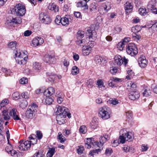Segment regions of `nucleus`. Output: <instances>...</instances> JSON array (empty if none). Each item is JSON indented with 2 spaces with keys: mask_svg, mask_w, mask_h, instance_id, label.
I'll list each match as a JSON object with an SVG mask.
<instances>
[{
  "mask_svg": "<svg viewBox=\"0 0 157 157\" xmlns=\"http://www.w3.org/2000/svg\"><path fill=\"white\" fill-rule=\"evenodd\" d=\"M29 140H27L23 143H21L19 146V148L21 150L24 151L27 150L31 146V144H34L37 142L36 136L34 134L31 135L29 138Z\"/></svg>",
  "mask_w": 157,
  "mask_h": 157,
  "instance_id": "1",
  "label": "nucleus"
},
{
  "mask_svg": "<svg viewBox=\"0 0 157 157\" xmlns=\"http://www.w3.org/2000/svg\"><path fill=\"white\" fill-rule=\"evenodd\" d=\"M15 55L16 62L18 64L21 65L26 63L28 57L25 52L17 50Z\"/></svg>",
  "mask_w": 157,
  "mask_h": 157,
  "instance_id": "2",
  "label": "nucleus"
},
{
  "mask_svg": "<svg viewBox=\"0 0 157 157\" xmlns=\"http://www.w3.org/2000/svg\"><path fill=\"white\" fill-rule=\"evenodd\" d=\"M109 108L103 106L99 109V116L103 120H106L110 117V114L109 112Z\"/></svg>",
  "mask_w": 157,
  "mask_h": 157,
  "instance_id": "3",
  "label": "nucleus"
},
{
  "mask_svg": "<svg viewBox=\"0 0 157 157\" xmlns=\"http://www.w3.org/2000/svg\"><path fill=\"white\" fill-rule=\"evenodd\" d=\"M114 64L116 66H121L122 64H124L126 66L128 62V60L125 57H122L119 55H116L114 58Z\"/></svg>",
  "mask_w": 157,
  "mask_h": 157,
  "instance_id": "4",
  "label": "nucleus"
},
{
  "mask_svg": "<svg viewBox=\"0 0 157 157\" xmlns=\"http://www.w3.org/2000/svg\"><path fill=\"white\" fill-rule=\"evenodd\" d=\"M126 51L127 53L131 56L136 55L138 52L137 48L134 43H130L127 45Z\"/></svg>",
  "mask_w": 157,
  "mask_h": 157,
  "instance_id": "5",
  "label": "nucleus"
},
{
  "mask_svg": "<svg viewBox=\"0 0 157 157\" xmlns=\"http://www.w3.org/2000/svg\"><path fill=\"white\" fill-rule=\"evenodd\" d=\"M125 131V130L124 133L122 134L119 137L120 143L122 144L124 143L125 140L130 141L132 139L131 132Z\"/></svg>",
  "mask_w": 157,
  "mask_h": 157,
  "instance_id": "6",
  "label": "nucleus"
},
{
  "mask_svg": "<svg viewBox=\"0 0 157 157\" xmlns=\"http://www.w3.org/2000/svg\"><path fill=\"white\" fill-rule=\"evenodd\" d=\"M37 107L36 105H33L30 108L26 111V117L28 118L32 119L35 116V113L36 112Z\"/></svg>",
  "mask_w": 157,
  "mask_h": 157,
  "instance_id": "7",
  "label": "nucleus"
},
{
  "mask_svg": "<svg viewBox=\"0 0 157 157\" xmlns=\"http://www.w3.org/2000/svg\"><path fill=\"white\" fill-rule=\"evenodd\" d=\"M39 18L42 22L46 24H50L51 22V19L47 13H41L40 14Z\"/></svg>",
  "mask_w": 157,
  "mask_h": 157,
  "instance_id": "8",
  "label": "nucleus"
},
{
  "mask_svg": "<svg viewBox=\"0 0 157 157\" xmlns=\"http://www.w3.org/2000/svg\"><path fill=\"white\" fill-rule=\"evenodd\" d=\"M9 114L10 117H11L15 121L21 120L19 117V113L16 109L13 108L11 109L9 112Z\"/></svg>",
  "mask_w": 157,
  "mask_h": 157,
  "instance_id": "9",
  "label": "nucleus"
},
{
  "mask_svg": "<svg viewBox=\"0 0 157 157\" xmlns=\"http://www.w3.org/2000/svg\"><path fill=\"white\" fill-rule=\"evenodd\" d=\"M44 42L43 38L37 37L33 40L31 45L33 47H36L42 44Z\"/></svg>",
  "mask_w": 157,
  "mask_h": 157,
  "instance_id": "10",
  "label": "nucleus"
},
{
  "mask_svg": "<svg viewBox=\"0 0 157 157\" xmlns=\"http://www.w3.org/2000/svg\"><path fill=\"white\" fill-rule=\"evenodd\" d=\"M72 20V17L70 15L66 16V17H63L61 18V24L63 26H67L71 22Z\"/></svg>",
  "mask_w": 157,
  "mask_h": 157,
  "instance_id": "11",
  "label": "nucleus"
},
{
  "mask_svg": "<svg viewBox=\"0 0 157 157\" xmlns=\"http://www.w3.org/2000/svg\"><path fill=\"white\" fill-rule=\"evenodd\" d=\"M63 114H60L59 115H57L56 117V121L57 123L59 125H61L65 123V114H67V113L64 112Z\"/></svg>",
  "mask_w": 157,
  "mask_h": 157,
  "instance_id": "12",
  "label": "nucleus"
},
{
  "mask_svg": "<svg viewBox=\"0 0 157 157\" xmlns=\"http://www.w3.org/2000/svg\"><path fill=\"white\" fill-rule=\"evenodd\" d=\"M140 96V94L137 91H133L130 92L128 94L129 98L132 100L138 99Z\"/></svg>",
  "mask_w": 157,
  "mask_h": 157,
  "instance_id": "13",
  "label": "nucleus"
},
{
  "mask_svg": "<svg viewBox=\"0 0 157 157\" xmlns=\"http://www.w3.org/2000/svg\"><path fill=\"white\" fill-rule=\"evenodd\" d=\"M108 136L105 135V136H101L99 142H94L95 145L99 147H101L103 145V144L108 139Z\"/></svg>",
  "mask_w": 157,
  "mask_h": 157,
  "instance_id": "14",
  "label": "nucleus"
},
{
  "mask_svg": "<svg viewBox=\"0 0 157 157\" xmlns=\"http://www.w3.org/2000/svg\"><path fill=\"white\" fill-rule=\"evenodd\" d=\"M94 45L92 44L91 45H89L88 46H83L82 49L83 54L85 56L89 55L92 51V48Z\"/></svg>",
  "mask_w": 157,
  "mask_h": 157,
  "instance_id": "15",
  "label": "nucleus"
},
{
  "mask_svg": "<svg viewBox=\"0 0 157 157\" xmlns=\"http://www.w3.org/2000/svg\"><path fill=\"white\" fill-rule=\"evenodd\" d=\"M138 62L140 67H146L147 61L144 56H141L138 59Z\"/></svg>",
  "mask_w": 157,
  "mask_h": 157,
  "instance_id": "16",
  "label": "nucleus"
},
{
  "mask_svg": "<svg viewBox=\"0 0 157 157\" xmlns=\"http://www.w3.org/2000/svg\"><path fill=\"white\" fill-rule=\"evenodd\" d=\"M94 60L97 64L103 65L107 62L106 60L102 57L98 56H96L94 58Z\"/></svg>",
  "mask_w": 157,
  "mask_h": 157,
  "instance_id": "17",
  "label": "nucleus"
},
{
  "mask_svg": "<svg viewBox=\"0 0 157 157\" xmlns=\"http://www.w3.org/2000/svg\"><path fill=\"white\" fill-rule=\"evenodd\" d=\"M90 0H82L80 2H78L76 6L78 7H83V9L87 10L88 6L87 4V2H88Z\"/></svg>",
  "mask_w": 157,
  "mask_h": 157,
  "instance_id": "18",
  "label": "nucleus"
},
{
  "mask_svg": "<svg viewBox=\"0 0 157 157\" xmlns=\"http://www.w3.org/2000/svg\"><path fill=\"white\" fill-rule=\"evenodd\" d=\"M55 92V89L53 87H51L48 88L44 91V94L47 96L49 97L54 94Z\"/></svg>",
  "mask_w": 157,
  "mask_h": 157,
  "instance_id": "19",
  "label": "nucleus"
},
{
  "mask_svg": "<svg viewBox=\"0 0 157 157\" xmlns=\"http://www.w3.org/2000/svg\"><path fill=\"white\" fill-rule=\"evenodd\" d=\"M44 59L45 62L49 64L52 63L55 60L54 57L48 55H45Z\"/></svg>",
  "mask_w": 157,
  "mask_h": 157,
  "instance_id": "20",
  "label": "nucleus"
},
{
  "mask_svg": "<svg viewBox=\"0 0 157 157\" xmlns=\"http://www.w3.org/2000/svg\"><path fill=\"white\" fill-rule=\"evenodd\" d=\"M57 110L56 111V113L57 115H59L60 114H63L64 112H66V110H68V109L64 107H62L58 106H56Z\"/></svg>",
  "mask_w": 157,
  "mask_h": 157,
  "instance_id": "21",
  "label": "nucleus"
},
{
  "mask_svg": "<svg viewBox=\"0 0 157 157\" xmlns=\"http://www.w3.org/2000/svg\"><path fill=\"white\" fill-rule=\"evenodd\" d=\"M86 34L89 36V39L92 38L93 40H95L97 36V34L95 30L92 31L89 30L86 33Z\"/></svg>",
  "mask_w": 157,
  "mask_h": 157,
  "instance_id": "22",
  "label": "nucleus"
},
{
  "mask_svg": "<svg viewBox=\"0 0 157 157\" xmlns=\"http://www.w3.org/2000/svg\"><path fill=\"white\" fill-rule=\"evenodd\" d=\"M156 3L155 1L152 0L150 1L147 6V9L148 10H157V8L156 7Z\"/></svg>",
  "mask_w": 157,
  "mask_h": 157,
  "instance_id": "23",
  "label": "nucleus"
},
{
  "mask_svg": "<svg viewBox=\"0 0 157 157\" xmlns=\"http://www.w3.org/2000/svg\"><path fill=\"white\" fill-rule=\"evenodd\" d=\"M98 124L97 119L95 117L93 118L91 122L90 123V127L94 129L97 127Z\"/></svg>",
  "mask_w": 157,
  "mask_h": 157,
  "instance_id": "24",
  "label": "nucleus"
},
{
  "mask_svg": "<svg viewBox=\"0 0 157 157\" xmlns=\"http://www.w3.org/2000/svg\"><path fill=\"white\" fill-rule=\"evenodd\" d=\"M25 5L22 3H17L14 6H13L12 10H25Z\"/></svg>",
  "mask_w": 157,
  "mask_h": 157,
  "instance_id": "25",
  "label": "nucleus"
},
{
  "mask_svg": "<svg viewBox=\"0 0 157 157\" xmlns=\"http://www.w3.org/2000/svg\"><path fill=\"white\" fill-rule=\"evenodd\" d=\"M41 69V65L39 63L35 62L33 64V70L36 72L39 71Z\"/></svg>",
  "mask_w": 157,
  "mask_h": 157,
  "instance_id": "26",
  "label": "nucleus"
},
{
  "mask_svg": "<svg viewBox=\"0 0 157 157\" xmlns=\"http://www.w3.org/2000/svg\"><path fill=\"white\" fill-rule=\"evenodd\" d=\"M10 13L14 14L16 16H22L24 15L26 10H10Z\"/></svg>",
  "mask_w": 157,
  "mask_h": 157,
  "instance_id": "27",
  "label": "nucleus"
},
{
  "mask_svg": "<svg viewBox=\"0 0 157 157\" xmlns=\"http://www.w3.org/2000/svg\"><path fill=\"white\" fill-rule=\"evenodd\" d=\"M136 87V85L135 84L132 83V82H128V84L127 89H129L130 92L133 91H136L135 89Z\"/></svg>",
  "mask_w": 157,
  "mask_h": 157,
  "instance_id": "28",
  "label": "nucleus"
},
{
  "mask_svg": "<svg viewBox=\"0 0 157 157\" xmlns=\"http://www.w3.org/2000/svg\"><path fill=\"white\" fill-rule=\"evenodd\" d=\"M2 118L6 121L10 120V115L8 114L7 110H4L2 112Z\"/></svg>",
  "mask_w": 157,
  "mask_h": 157,
  "instance_id": "29",
  "label": "nucleus"
},
{
  "mask_svg": "<svg viewBox=\"0 0 157 157\" xmlns=\"http://www.w3.org/2000/svg\"><path fill=\"white\" fill-rule=\"evenodd\" d=\"M97 85V87L100 90H104L105 89V87L103 85V81L101 79L98 80L96 83Z\"/></svg>",
  "mask_w": 157,
  "mask_h": 157,
  "instance_id": "30",
  "label": "nucleus"
},
{
  "mask_svg": "<svg viewBox=\"0 0 157 157\" xmlns=\"http://www.w3.org/2000/svg\"><path fill=\"white\" fill-rule=\"evenodd\" d=\"M11 22L14 25L20 24L22 22L21 19V17H17L15 18H13L11 20Z\"/></svg>",
  "mask_w": 157,
  "mask_h": 157,
  "instance_id": "31",
  "label": "nucleus"
},
{
  "mask_svg": "<svg viewBox=\"0 0 157 157\" xmlns=\"http://www.w3.org/2000/svg\"><path fill=\"white\" fill-rule=\"evenodd\" d=\"M46 74L49 76L48 79L51 82L53 81L57 76L56 74L51 72H48Z\"/></svg>",
  "mask_w": 157,
  "mask_h": 157,
  "instance_id": "32",
  "label": "nucleus"
},
{
  "mask_svg": "<svg viewBox=\"0 0 157 157\" xmlns=\"http://www.w3.org/2000/svg\"><path fill=\"white\" fill-rule=\"evenodd\" d=\"M54 147L50 148L46 155L47 157H52L56 151Z\"/></svg>",
  "mask_w": 157,
  "mask_h": 157,
  "instance_id": "33",
  "label": "nucleus"
},
{
  "mask_svg": "<svg viewBox=\"0 0 157 157\" xmlns=\"http://www.w3.org/2000/svg\"><path fill=\"white\" fill-rule=\"evenodd\" d=\"M127 74L128 75L126 77V78L128 80L130 79L134 75V73L133 71L129 69L127 70Z\"/></svg>",
  "mask_w": 157,
  "mask_h": 157,
  "instance_id": "34",
  "label": "nucleus"
},
{
  "mask_svg": "<svg viewBox=\"0 0 157 157\" xmlns=\"http://www.w3.org/2000/svg\"><path fill=\"white\" fill-rule=\"evenodd\" d=\"M79 69L78 67L74 66L72 67L71 72V74L73 75H76L79 73Z\"/></svg>",
  "mask_w": 157,
  "mask_h": 157,
  "instance_id": "35",
  "label": "nucleus"
},
{
  "mask_svg": "<svg viewBox=\"0 0 157 157\" xmlns=\"http://www.w3.org/2000/svg\"><path fill=\"white\" fill-rule=\"evenodd\" d=\"M151 94V91L150 89L148 88H146L144 92L143 93V96L147 97L150 96Z\"/></svg>",
  "mask_w": 157,
  "mask_h": 157,
  "instance_id": "36",
  "label": "nucleus"
},
{
  "mask_svg": "<svg viewBox=\"0 0 157 157\" xmlns=\"http://www.w3.org/2000/svg\"><path fill=\"white\" fill-rule=\"evenodd\" d=\"M88 141L87 143H86L85 145V147L87 149H90L91 147H92L93 145V142L91 141V139H87Z\"/></svg>",
  "mask_w": 157,
  "mask_h": 157,
  "instance_id": "37",
  "label": "nucleus"
},
{
  "mask_svg": "<svg viewBox=\"0 0 157 157\" xmlns=\"http://www.w3.org/2000/svg\"><path fill=\"white\" fill-rule=\"evenodd\" d=\"M57 138L61 143H63L66 140L64 136L62 135L61 132L59 133Z\"/></svg>",
  "mask_w": 157,
  "mask_h": 157,
  "instance_id": "38",
  "label": "nucleus"
},
{
  "mask_svg": "<svg viewBox=\"0 0 157 157\" xmlns=\"http://www.w3.org/2000/svg\"><path fill=\"white\" fill-rule=\"evenodd\" d=\"M125 44L123 42H120L117 44V47L120 51L122 50L124 48Z\"/></svg>",
  "mask_w": 157,
  "mask_h": 157,
  "instance_id": "39",
  "label": "nucleus"
},
{
  "mask_svg": "<svg viewBox=\"0 0 157 157\" xmlns=\"http://www.w3.org/2000/svg\"><path fill=\"white\" fill-rule=\"evenodd\" d=\"M44 98L45 102L46 104L48 105L51 104L52 103V102L53 101L52 99L51 98H50L48 96H46V97Z\"/></svg>",
  "mask_w": 157,
  "mask_h": 157,
  "instance_id": "40",
  "label": "nucleus"
},
{
  "mask_svg": "<svg viewBox=\"0 0 157 157\" xmlns=\"http://www.w3.org/2000/svg\"><path fill=\"white\" fill-rule=\"evenodd\" d=\"M84 32L82 31H79L77 33V38L78 40H80L84 37Z\"/></svg>",
  "mask_w": 157,
  "mask_h": 157,
  "instance_id": "41",
  "label": "nucleus"
},
{
  "mask_svg": "<svg viewBox=\"0 0 157 157\" xmlns=\"http://www.w3.org/2000/svg\"><path fill=\"white\" fill-rule=\"evenodd\" d=\"M48 8L49 10H55L56 9L59 10L58 7L54 3L50 4L48 6Z\"/></svg>",
  "mask_w": 157,
  "mask_h": 157,
  "instance_id": "42",
  "label": "nucleus"
},
{
  "mask_svg": "<svg viewBox=\"0 0 157 157\" xmlns=\"http://www.w3.org/2000/svg\"><path fill=\"white\" fill-rule=\"evenodd\" d=\"M104 10H110V9H113L111 4L109 2H107L103 5Z\"/></svg>",
  "mask_w": 157,
  "mask_h": 157,
  "instance_id": "43",
  "label": "nucleus"
},
{
  "mask_svg": "<svg viewBox=\"0 0 157 157\" xmlns=\"http://www.w3.org/2000/svg\"><path fill=\"white\" fill-rule=\"evenodd\" d=\"M117 69L115 66H112L110 68L109 71L111 73L115 75L117 72Z\"/></svg>",
  "mask_w": 157,
  "mask_h": 157,
  "instance_id": "44",
  "label": "nucleus"
},
{
  "mask_svg": "<svg viewBox=\"0 0 157 157\" xmlns=\"http://www.w3.org/2000/svg\"><path fill=\"white\" fill-rule=\"evenodd\" d=\"M12 97L13 99L17 100L20 98V95L19 92H16L12 94Z\"/></svg>",
  "mask_w": 157,
  "mask_h": 157,
  "instance_id": "45",
  "label": "nucleus"
},
{
  "mask_svg": "<svg viewBox=\"0 0 157 157\" xmlns=\"http://www.w3.org/2000/svg\"><path fill=\"white\" fill-rule=\"evenodd\" d=\"M87 131L86 128L84 125H82L80 127L79 129V132L80 133L85 134Z\"/></svg>",
  "mask_w": 157,
  "mask_h": 157,
  "instance_id": "46",
  "label": "nucleus"
},
{
  "mask_svg": "<svg viewBox=\"0 0 157 157\" xmlns=\"http://www.w3.org/2000/svg\"><path fill=\"white\" fill-rule=\"evenodd\" d=\"M61 17L59 15H57L56 16L55 20V23L56 24L59 25L60 23L61 24Z\"/></svg>",
  "mask_w": 157,
  "mask_h": 157,
  "instance_id": "47",
  "label": "nucleus"
},
{
  "mask_svg": "<svg viewBox=\"0 0 157 157\" xmlns=\"http://www.w3.org/2000/svg\"><path fill=\"white\" fill-rule=\"evenodd\" d=\"M28 105L27 102L26 100H23L20 104V106L22 108H25Z\"/></svg>",
  "mask_w": 157,
  "mask_h": 157,
  "instance_id": "48",
  "label": "nucleus"
},
{
  "mask_svg": "<svg viewBox=\"0 0 157 157\" xmlns=\"http://www.w3.org/2000/svg\"><path fill=\"white\" fill-rule=\"evenodd\" d=\"M78 147L77 149V153L79 154H82L84 150L83 146L80 145L78 146Z\"/></svg>",
  "mask_w": 157,
  "mask_h": 157,
  "instance_id": "49",
  "label": "nucleus"
},
{
  "mask_svg": "<svg viewBox=\"0 0 157 157\" xmlns=\"http://www.w3.org/2000/svg\"><path fill=\"white\" fill-rule=\"evenodd\" d=\"M77 44L81 46H84V45L85 44V40L84 39L79 40H78L76 41Z\"/></svg>",
  "mask_w": 157,
  "mask_h": 157,
  "instance_id": "50",
  "label": "nucleus"
},
{
  "mask_svg": "<svg viewBox=\"0 0 157 157\" xmlns=\"http://www.w3.org/2000/svg\"><path fill=\"white\" fill-rule=\"evenodd\" d=\"M8 100L6 99L3 100L0 104V107H1V108L4 107L6 105H7L8 104Z\"/></svg>",
  "mask_w": 157,
  "mask_h": 157,
  "instance_id": "51",
  "label": "nucleus"
},
{
  "mask_svg": "<svg viewBox=\"0 0 157 157\" xmlns=\"http://www.w3.org/2000/svg\"><path fill=\"white\" fill-rule=\"evenodd\" d=\"M16 45V42L15 41H12L8 44V47L10 48H15Z\"/></svg>",
  "mask_w": 157,
  "mask_h": 157,
  "instance_id": "52",
  "label": "nucleus"
},
{
  "mask_svg": "<svg viewBox=\"0 0 157 157\" xmlns=\"http://www.w3.org/2000/svg\"><path fill=\"white\" fill-rule=\"evenodd\" d=\"M125 10H131L133 8V6L130 3H126L125 5Z\"/></svg>",
  "mask_w": 157,
  "mask_h": 157,
  "instance_id": "53",
  "label": "nucleus"
},
{
  "mask_svg": "<svg viewBox=\"0 0 157 157\" xmlns=\"http://www.w3.org/2000/svg\"><path fill=\"white\" fill-rule=\"evenodd\" d=\"M123 150L126 152L132 151V147H130L128 145H125L123 147Z\"/></svg>",
  "mask_w": 157,
  "mask_h": 157,
  "instance_id": "54",
  "label": "nucleus"
},
{
  "mask_svg": "<svg viewBox=\"0 0 157 157\" xmlns=\"http://www.w3.org/2000/svg\"><path fill=\"white\" fill-rule=\"evenodd\" d=\"M110 80L116 82H120L122 81L121 79L116 77H112L110 78Z\"/></svg>",
  "mask_w": 157,
  "mask_h": 157,
  "instance_id": "55",
  "label": "nucleus"
},
{
  "mask_svg": "<svg viewBox=\"0 0 157 157\" xmlns=\"http://www.w3.org/2000/svg\"><path fill=\"white\" fill-rule=\"evenodd\" d=\"M9 154H10L13 157H17V155L16 151L13 149L11 150V151H10Z\"/></svg>",
  "mask_w": 157,
  "mask_h": 157,
  "instance_id": "56",
  "label": "nucleus"
},
{
  "mask_svg": "<svg viewBox=\"0 0 157 157\" xmlns=\"http://www.w3.org/2000/svg\"><path fill=\"white\" fill-rule=\"evenodd\" d=\"M28 82V80L26 78H21L20 81V82L21 84H24L27 83Z\"/></svg>",
  "mask_w": 157,
  "mask_h": 157,
  "instance_id": "57",
  "label": "nucleus"
},
{
  "mask_svg": "<svg viewBox=\"0 0 157 157\" xmlns=\"http://www.w3.org/2000/svg\"><path fill=\"white\" fill-rule=\"evenodd\" d=\"M139 13L142 16H145L148 14L149 10H138Z\"/></svg>",
  "mask_w": 157,
  "mask_h": 157,
  "instance_id": "58",
  "label": "nucleus"
},
{
  "mask_svg": "<svg viewBox=\"0 0 157 157\" xmlns=\"http://www.w3.org/2000/svg\"><path fill=\"white\" fill-rule=\"evenodd\" d=\"M126 116L128 118L130 119H132V112L131 111H128L126 112Z\"/></svg>",
  "mask_w": 157,
  "mask_h": 157,
  "instance_id": "59",
  "label": "nucleus"
},
{
  "mask_svg": "<svg viewBox=\"0 0 157 157\" xmlns=\"http://www.w3.org/2000/svg\"><path fill=\"white\" fill-rule=\"evenodd\" d=\"M110 103L114 105H116L119 103L117 99H114L109 101Z\"/></svg>",
  "mask_w": 157,
  "mask_h": 157,
  "instance_id": "60",
  "label": "nucleus"
},
{
  "mask_svg": "<svg viewBox=\"0 0 157 157\" xmlns=\"http://www.w3.org/2000/svg\"><path fill=\"white\" fill-rule=\"evenodd\" d=\"M101 150L100 149H98L95 150H93L91 151L89 153V155H90V156H93L94 154V153H97L98 151H100Z\"/></svg>",
  "mask_w": 157,
  "mask_h": 157,
  "instance_id": "61",
  "label": "nucleus"
},
{
  "mask_svg": "<svg viewBox=\"0 0 157 157\" xmlns=\"http://www.w3.org/2000/svg\"><path fill=\"white\" fill-rule=\"evenodd\" d=\"M112 149L110 148H107L105 151V154L108 156L110 155L112 153Z\"/></svg>",
  "mask_w": 157,
  "mask_h": 157,
  "instance_id": "62",
  "label": "nucleus"
},
{
  "mask_svg": "<svg viewBox=\"0 0 157 157\" xmlns=\"http://www.w3.org/2000/svg\"><path fill=\"white\" fill-rule=\"evenodd\" d=\"M12 149L11 145L10 144L6 147V150L8 153H9L10 151H11Z\"/></svg>",
  "mask_w": 157,
  "mask_h": 157,
  "instance_id": "63",
  "label": "nucleus"
},
{
  "mask_svg": "<svg viewBox=\"0 0 157 157\" xmlns=\"http://www.w3.org/2000/svg\"><path fill=\"white\" fill-rule=\"evenodd\" d=\"M36 135H37L36 137H37V138L39 139H41L42 137V134L41 132L40 131H37Z\"/></svg>",
  "mask_w": 157,
  "mask_h": 157,
  "instance_id": "64",
  "label": "nucleus"
}]
</instances>
